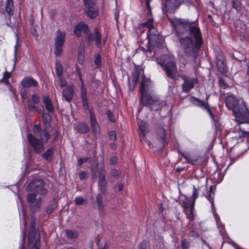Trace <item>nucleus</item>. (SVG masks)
Returning <instances> with one entry per match:
<instances>
[{
    "label": "nucleus",
    "mask_w": 249,
    "mask_h": 249,
    "mask_svg": "<svg viewBox=\"0 0 249 249\" xmlns=\"http://www.w3.org/2000/svg\"><path fill=\"white\" fill-rule=\"evenodd\" d=\"M168 19L177 35L180 51L185 55L195 58L203 43L201 33L196 21L177 18Z\"/></svg>",
    "instance_id": "1"
},
{
    "label": "nucleus",
    "mask_w": 249,
    "mask_h": 249,
    "mask_svg": "<svg viewBox=\"0 0 249 249\" xmlns=\"http://www.w3.org/2000/svg\"><path fill=\"white\" fill-rule=\"evenodd\" d=\"M227 107L233 111L235 121L238 124H249V111L242 99H238L232 95L225 99Z\"/></svg>",
    "instance_id": "2"
},
{
    "label": "nucleus",
    "mask_w": 249,
    "mask_h": 249,
    "mask_svg": "<svg viewBox=\"0 0 249 249\" xmlns=\"http://www.w3.org/2000/svg\"><path fill=\"white\" fill-rule=\"evenodd\" d=\"M157 63L163 68L167 76L172 79H176L178 76L177 65L172 55L162 54L157 59Z\"/></svg>",
    "instance_id": "3"
},
{
    "label": "nucleus",
    "mask_w": 249,
    "mask_h": 249,
    "mask_svg": "<svg viewBox=\"0 0 249 249\" xmlns=\"http://www.w3.org/2000/svg\"><path fill=\"white\" fill-rule=\"evenodd\" d=\"M152 88L153 84L150 79L143 76L141 82L140 101L143 106L149 107L157 101L150 95L152 92Z\"/></svg>",
    "instance_id": "4"
},
{
    "label": "nucleus",
    "mask_w": 249,
    "mask_h": 249,
    "mask_svg": "<svg viewBox=\"0 0 249 249\" xmlns=\"http://www.w3.org/2000/svg\"><path fill=\"white\" fill-rule=\"evenodd\" d=\"M139 27L140 28L147 27L148 29L147 38L149 43L154 45H156L158 48H160L164 47V39L161 36L157 34V31L153 26L152 18H149L146 22L141 23Z\"/></svg>",
    "instance_id": "5"
},
{
    "label": "nucleus",
    "mask_w": 249,
    "mask_h": 249,
    "mask_svg": "<svg viewBox=\"0 0 249 249\" xmlns=\"http://www.w3.org/2000/svg\"><path fill=\"white\" fill-rule=\"evenodd\" d=\"M36 218L32 216L31 222L30 225V231L28 235L29 249H40V238L36 230Z\"/></svg>",
    "instance_id": "6"
},
{
    "label": "nucleus",
    "mask_w": 249,
    "mask_h": 249,
    "mask_svg": "<svg viewBox=\"0 0 249 249\" xmlns=\"http://www.w3.org/2000/svg\"><path fill=\"white\" fill-rule=\"evenodd\" d=\"M90 170L92 173V178L96 177V173H98V185L101 192L103 194H105L106 191L107 182L105 178V171L103 165L98 166L97 165L93 167L92 165L90 167Z\"/></svg>",
    "instance_id": "7"
},
{
    "label": "nucleus",
    "mask_w": 249,
    "mask_h": 249,
    "mask_svg": "<svg viewBox=\"0 0 249 249\" xmlns=\"http://www.w3.org/2000/svg\"><path fill=\"white\" fill-rule=\"evenodd\" d=\"M180 77L183 81L181 85L182 92L188 93L195 88L196 84L198 83L197 78L190 77L186 74H183Z\"/></svg>",
    "instance_id": "8"
},
{
    "label": "nucleus",
    "mask_w": 249,
    "mask_h": 249,
    "mask_svg": "<svg viewBox=\"0 0 249 249\" xmlns=\"http://www.w3.org/2000/svg\"><path fill=\"white\" fill-rule=\"evenodd\" d=\"M66 38V33L58 31L54 38V53L57 56L61 55L63 51V45Z\"/></svg>",
    "instance_id": "9"
},
{
    "label": "nucleus",
    "mask_w": 249,
    "mask_h": 249,
    "mask_svg": "<svg viewBox=\"0 0 249 249\" xmlns=\"http://www.w3.org/2000/svg\"><path fill=\"white\" fill-rule=\"evenodd\" d=\"M212 189H213V186H211L210 187V189L209 195L207 197V199L209 200V202L211 204L212 212L213 213V217L215 220L216 225H217L218 228L219 229V232H220L221 235H223L222 230H224V226L220 222L219 216L216 213V211L215 210L214 205V200H213L214 193L212 191Z\"/></svg>",
    "instance_id": "10"
},
{
    "label": "nucleus",
    "mask_w": 249,
    "mask_h": 249,
    "mask_svg": "<svg viewBox=\"0 0 249 249\" xmlns=\"http://www.w3.org/2000/svg\"><path fill=\"white\" fill-rule=\"evenodd\" d=\"M27 139L35 153H40L44 150V143L40 140L36 138L31 134L28 135Z\"/></svg>",
    "instance_id": "11"
},
{
    "label": "nucleus",
    "mask_w": 249,
    "mask_h": 249,
    "mask_svg": "<svg viewBox=\"0 0 249 249\" xmlns=\"http://www.w3.org/2000/svg\"><path fill=\"white\" fill-rule=\"evenodd\" d=\"M189 101L191 103H192L194 105L199 107L200 108H203V109L206 110L209 114L210 115L212 119H214V116L210 108L207 103L200 100L197 98H196L194 96L190 97L189 99Z\"/></svg>",
    "instance_id": "12"
},
{
    "label": "nucleus",
    "mask_w": 249,
    "mask_h": 249,
    "mask_svg": "<svg viewBox=\"0 0 249 249\" xmlns=\"http://www.w3.org/2000/svg\"><path fill=\"white\" fill-rule=\"evenodd\" d=\"M90 124L94 137L97 139L100 135V129L96 121L95 114L92 110H89Z\"/></svg>",
    "instance_id": "13"
},
{
    "label": "nucleus",
    "mask_w": 249,
    "mask_h": 249,
    "mask_svg": "<svg viewBox=\"0 0 249 249\" xmlns=\"http://www.w3.org/2000/svg\"><path fill=\"white\" fill-rule=\"evenodd\" d=\"M101 35L97 28H94V35L89 32L88 34L87 35V41L91 42L95 41V44L98 47H99L101 45Z\"/></svg>",
    "instance_id": "14"
},
{
    "label": "nucleus",
    "mask_w": 249,
    "mask_h": 249,
    "mask_svg": "<svg viewBox=\"0 0 249 249\" xmlns=\"http://www.w3.org/2000/svg\"><path fill=\"white\" fill-rule=\"evenodd\" d=\"M216 64L218 71L222 73L226 72L225 57L223 53H220L216 55Z\"/></svg>",
    "instance_id": "15"
},
{
    "label": "nucleus",
    "mask_w": 249,
    "mask_h": 249,
    "mask_svg": "<svg viewBox=\"0 0 249 249\" xmlns=\"http://www.w3.org/2000/svg\"><path fill=\"white\" fill-rule=\"evenodd\" d=\"M40 102V98L37 94H33L31 97L28 99V109L31 112H34L36 107V105Z\"/></svg>",
    "instance_id": "16"
},
{
    "label": "nucleus",
    "mask_w": 249,
    "mask_h": 249,
    "mask_svg": "<svg viewBox=\"0 0 249 249\" xmlns=\"http://www.w3.org/2000/svg\"><path fill=\"white\" fill-rule=\"evenodd\" d=\"M180 4L179 0H166L165 6L167 11L174 13L178 8Z\"/></svg>",
    "instance_id": "17"
},
{
    "label": "nucleus",
    "mask_w": 249,
    "mask_h": 249,
    "mask_svg": "<svg viewBox=\"0 0 249 249\" xmlns=\"http://www.w3.org/2000/svg\"><path fill=\"white\" fill-rule=\"evenodd\" d=\"M73 32L74 34L77 37L80 36L81 32L85 33L87 36L89 33L88 27L84 22H80L76 25Z\"/></svg>",
    "instance_id": "18"
},
{
    "label": "nucleus",
    "mask_w": 249,
    "mask_h": 249,
    "mask_svg": "<svg viewBox=\"0 0 249 249\" xmlns=\"http://www.w3.org/2000/svg\"><path fill=\"white\" fill-rule=\"evenodd\" d=\"M45 184L44 181L41 179H35L31 182L26 188L27 192H32L38 188L42 187Z\"/></svg>",
    "instance_id": "19"
},
{
    "label": "nucleus",
    "mask_w": 249,
    "mask_h": 249,
    "mask_svg": "<svg viewBox=\"0 0 249 249\" xmlns=\"http://www.w3.org/2000/svg\"><path fill=\"white\" fill-rule=\"evenodd\" d=\"M21 85L23 88L36 87L38 83L31 77H26L21 81Z\"/></svg>",
    "instance_id": "20"
},
{
    "label": "nucleus",
    "mask_w": 249,
    "mask_h": 249,
    "mask_svg": "<svg viewBox=\"0 0 249 249\" xmlns=\"http://www.w3.org/2000/svg\"><path fill=\"white\" fill-rule=\"evenodd\" d=\"M74 93V87L73 86H69L63 89L62 95L65 100L67 102L71 101Z\"/></svg>",
    "instance_id": "21"
},
{
    "label": "nucleus",
    "mask_w": 249,
    "mask_h": 249,
    "mask_svg": "<svg viewBox=\"0 0 249 249\" xmlns=\"http://www.w3.org/2000/svg\"><path fill=\"white\" fill-rule=\"evenodd\" d=\"M42 119L44 128L49 131H52V128L51 125L52 121L51 116L47 113H43Z\"/></svg>",
    "instance_id": "22"
},
{
    "label": "nucleus",
    "mask_w": 249,
    "mask_h": 249,
    "mask_svg": "<svg viewBox=\"0 0 249 249\" xmlns=\"http://www.w3.org/2000/svg\"><path fill=\"white\" fill-rule=\"evenodd\" d=\"M43 102L44 104L45 108L49 113H53L54 107L53 105L52 101L50 97L47 95L43 96Z\"/></svg>",
    "instance_id": "23"
},
{
    "label": "nucleus",
    "mask_w": 249,
    "mask_h": 249,
    "mask_svg": "<svg viewBox=\"0 0 249 249\" xmlns=\"http://www.w3.org/2000/svg\"><path fill=\"white\" fill-rule=\"evenodd\" d=\"M85 14L90 18H93L99 14V10L97 6L90 7L88 9H84Z\"/></svg>",
    "instance_id": "24"
},
{
    "label": "nucleus",
    "mask_w": 249,
    "mask_h": 249,
    "mask_svg": "<svg viewBox=\"0 0 249 249\" xmlns=\"http://www.w3.org/2000/svg\"><path fill=\"white\" fill-rule=\"evenodd\" d=\"M192 201L188 198H185L182 201L183 205L185 209H190L189 214H187V217L189 219H192L194 216L193 210L191 209Z\"/></svg>",
    "instance_id": "25"
},
{
    "label": "nucleus",
    "mask_w": 249,
    "mask_h": 249,
    "mask_svg": "<svg viewBox=\"0 0 249 249\" xmlns=\"http://www.w3.org/2000/svg\"><path fill=\"white\" fill-rule=\"evenodd\" d=\"M81 98L83 106L84 107L88 108L89 107L87 97L86 89L84 85H81Z\"/></svg>",
    "instance_id": "26"
},
{
    "label": "nucleus",
    "mask_w": 249,
    "mask_h": 249,
    "mask_svg": "<svg viewBox=\"0 0 249 249\" xmlns=\"http://www.w3.org/2000/svg\"><path fill=\"white\" fill-rule=\"evenodd\" d=\"M41 198L40 197L37 198L36 200L35 201L30 204L31 210L33 212H36L41 207Z\"/></svg>",
    "instance_id": "27"
},
{
    "label": "nucleus",
    "mask_w": 249,
    "mask_h": 249,
    "mask_svg": "<svg viewBox=\"0 0 249 249\" xmlns=\"http://www.w3.org/2000/svg\"><path fill=\"white\" fill-rule=\"evenodd\" d=\"M139 128L140 130L139 135L141 140H142L145 138V133L146 131V126L144 122L140 121L138 122Z\"/></svg>",
    "instance_id": "28"
},
{
    "label": "nucleus",
    "mask_w": 249,
    "mask_h": 249,
    "mask_svg": "<svg viewBox=\"0 0 249 249\" xmlns=\"http://www.w3.org/2000/svg\"><path fill=\"white\" fill-rule=\"evenodd\" d=\"M77 131L81 134H86L89 131L88 126L84 123H80L76 127Z\"/></svg>",
    "instance_id": "29"
},
{
    "label": "nucleus",
    "mask_w": 249,
    "mask_h": 249,
    "mask_svg": "<svg viewBox=\"0 0 249 249\" xmlns=\"http://www.w3.org/2000/svg\"><path fill=\"white\" fill-rule=\"evenodd\" d=\"M51 131H49L44 128V129L41 131L40 137L41 140V141L44 143H46L47 142L48 140L49 139L50 137V135L49 132Z\"/></svg>",
    "instance_id": "30"
},
{
    "label": "nucleus",
    "mask_w": 249,
    "mask_h": 249,
    "mask_svg": "<svg viewBox=\"0 0 249 249\" xmlns=\"http://www.w3.org/2000/svg\"><path fill=\"white\" fill-rule=\"evenodd\" d=\"M53 152V148L52 147L50 148L42 155L43 159L47 160H51L52 158Z\"/></svg>",
    "instance_id": "31"
},
{
    "label": "nucleus",
    "mask_w": 249,
    "mask_h": 249,
    "mask_svg": "<svg viewBox=\"0 0 249 249\" xmlns=\"http://www.w3.org/2000/svg\"><path fill=\"white\" fill-rule=\"evenodd\" d=\"M181 155L184 157L185 160L190 163L192 164H196L197 161L196 159L189 154L181 153Z\"/></svg>",
    "instance_id": "32"
},
{
    "label": "nucleus",
    "mask_w": 249,
    "mask_h": 249,
    "mask_svg": "<svg viewBox=\"0 0 249 249\" xmlns=\"http://www.w3.org/2000/svg\"><path fill=\"white\" fill-rule=\"evenodd\" d=\"M67 237L70 239H75L78 236V234L75 231L67 230L65 231Z\"/></svg>",
    "instance_id": "33"
},
{
    "label": "nucleus",
    "mask_w": 249,
    "mask_h": 249,
    "mask_svg": "<svg viewBox=\"0 0 249 249\" xmlns=\"http://www.w3.org/2000/svg\"><path fill=\"white\" fill-rule=\"evenodd\" d=\"M23 225H24V231L23 232V235H22V240L23 242H25L26 239V231L27 228V224H28V220H27V217L25 213V212L24 210H23Z\"/></svg>",
    "instance_id": "34"
},
{
    "label": "nucleus",
    "mask_w": 249,
    "mask_h": 249,
    "mask_svg": "<svg viewBox=\"0 0 249 249\" xmlns=\"http://www.w3.org/2000/svg\"><path fill=\"white\" fill-rule=\"evenodd\" d=\"M55 70L58 76L61 77L63 74L62 67L61 63L58 61L55 63Z\"/></svg>",
    "instance_id": "35"
},
{
    "label": "nucleus",
    "mask_w": 249,
    "mask_h": 249,
    "mask_svg": "<svg viewBox=\"0 0 249 249\" xmlns=\"http://www.w3.org/2000/svg\"><path fill=\"white\" fill-rule=\"evenodd\" d=\"M94 64L95 65V67L97 69H99L101 68V64H102V60H101V55L96 53L94 54Z\"/></svg>",
    "instance_id": "36"
},
{
    "label": "nucleus",
    "mask_w": 249,
    "mask_h": 249,
    "mask_svg": "<svg viewBox=\"0 0 249 249\" xmlns=\"http://www.w3.org/2000/svg\"><path fill=\"white\" fill-rule=\"evenodd\" d=\"M193 189H194V191H193V193L192 194V196H191V200L192 201V206H191V209H194V206H195V201L196 200V199L198 197V192L196 190L195 187L194 186H193Z\"/></svg>",
    "instance_id": "37"
},
{
    "label": "nucleus",
    "mask_w": 249,
    "mask_h": 249,
    "mask_svg": "<svg viewBox=\"0 0 249 249\" xmlns=\"http://www.w3.org/2000/svg\"><path fill=\"white\" fill-rule=\"evenodd\" d=\"M96 201L97 203L98 209L99 210V211L100 213H101L102 211L103 212L104 210V205L103 204L102 202V196L101 195L98 194L96 197Z\"/></svg>",
    "instance_id": "38"
},
{
    "label": "nucleus",
    "mask_w": 249,
    "mask_h": 249,
    "mask_svg": "<svg viewBox=\"0 0 249 249\" xmlns=\"http://www.w3.org/2000/svg\"><path fill=\"white\" fill-rule=\"evenodd\" d=\"M160 134H159L158 138L161 140L163 145L165 146L167 143V142L165 140L166 132L163 128L160 130Z\"/></svg>",
    "instance_id": "39"
},
{
    "label": "nucleus",
    "mask_w": 249,
    "mask_h": 249,
    "mask_svg": "<svg viewBox=\"0 0 249 249\" xmlns=\"http://www.w3.org/2000/svg\"><path fill=\"white\" fill-rule=\"evenodd\" d=\"M96 0H84V9H88L90 7L95 6Z\"/></svg>",
    "instance_id": "40"
},
{
    "label": "nucleus",
    "mask_w": 249,
    "mask_h": 249,
    "mask_svg": "<svg viewBox=\"0 0 249 249\" xmlns=\"http://www.w3.org/2000/svg\"><path fill=\"white\" fill-rule=\"evenodd\" d=\"M11 72H8L7 71H5L3 74V78L1 79V81L2 82L5 83L7 85L9 84V78L11 77Z\"/></svg>",
    "instance_id": "41"
},
{
    "label": "nucleus",
    "mask_w": 249,
    "mask_h": 249,
    "mask_svg": "<svg viewBox=\"0 0 249 249\" xmlns=\"http://www.w3.org/2000/svg\"><path fill=\"white\" fill-rule=\"evenodd\" d=\"M27 197L28 202L30 204L32 202H34L37 199L36 195L34 193L28 194L27 196Z\"/></svg>",
    "instance_id": "42"
},
{
    "label": "nucleus",
    "mask_w": 249,
    "mask_h": 249,
    "mask_svg": "<svg viewBox=\"0 0 249 249\" xmlns=\"http://www.w3.org/2000/svg\"><path fill=\"white\" fill-rule=\"evenodd\" d=\"M74 201L77 205H82L86 202V201L81 196L76 197Z\"/></svg>",
    "instance_id": "43"
},
{
    "label": "nucleus",
    "mask_w": 249,
    "mask_h": 249,
    "mask_svg": "<svg viewBox=\"0 0 249 249\" xmlns=\"http://www.w3.org/2000/svg\"><path fill=\"white\" fill-rule=\"evenodd\" d=\"M110 174L112 177H114L116 178L122 177L121 173L116 169L111 170Z\"/></svg>",
    "instance_id": "44"
},
{
    "label": "nucleus",
    "mask_w": 249,
    "mask_h": 249,
    "mask_svg": "<svg viewBox=\"0 0 249 249\" xmlns=\"http://www.w3.org/2000/svg\"><path fill=\"white\" fill-rule=\"evenodd\" d=\"M85 60V53H78V61L80 65H83Z\"/></svg>",
    "instance_id": "45"
},
{
    "label": "nucleus",
    "mask_w": 249,
    "mask_h": 249,
    "mask_svg": "<svg viewBox=\"0 0 249 249\" xmlns=\"http://www.w3.org/2000/svg\"><path fill=\"white\" fill-rule=\"evenodd\" d=\"M242 0H231L232 7L235 9H237L238 6L241 4Z\"/></svg>",
    "instance_id": "46"
},
{
    "label": "nucleus",
    "mask_w": 249,
    "mask_h": 249,
    "mask_svg": "<svg viewBox=\"0 0 249 249\" xmlns=\"http://www.w3.org/2000/svg\"><path fill=\"white\" fill-rule=\"evenodd\" d=\"M75 71L78 76L80 81H81V85H84V83H83V81L82 79V76L80 69L78 67H76Z\"/></svg>",
    "instance_id": "47"
},
{
    "label": "nucleus",
    "mask_w": 249,
    "mask_h": 249,
    "mask_svg": "<svg viewBox=\"0 0 249 249\" xmlns=\"http://www.w3.org/2000/svg\"><path fill=\"white\" fill-rule=\"evenodd\" d=\"M89 160H91L89 158H79L78 160V164L80 166L84 162H88Z\"/></svg>",
    "instance_id": "48"
},
{
    "label": "nucleus",
    "mask_w": 249,
    "mask_h": 249,
    "mask_svg": "<svg viewBox=\"0 0 249 249\" xmlns=\"http://www.w3.org/2000/svg\"><path fill=\"white\" fill-rule=\"evenodd\" d=\"M190 246L189 243L185 240L181 241V247L182 249H189Z\"/></svg>",
    "instance_id": "49"
},
{
    "label": "nucleus",
    "mask_w": 249,
    "mask_h": 249,
    "mask_svg": "<svg viewBox=\"0 0 249 249\" xmlns=\"http://www.w3.org/2000/svg\"><path fill=\"white\" fill-rule=\"evenodd\" d=\"M12 1L9 0L5 6L6 11L10 13L12 12Z\"/></svg>",
    "instance_id": "50"
},
{
    "label": "nucleus",
    "mask_w": 249,
    "mask_h": 249,
    "mask_svg": "<svg viewBox=\"0 0 249 249\" xmlns=\"http://www.w3.org/2000/svg\"><path fill=\"white\" fill-rule=\"evenodd\" d=\"M107 114L108 119H109V120L110 122H115V118L113 116V114L112 113V112L110 111H109V110L107 111Z\"/></svg>",
    "instance_id": "51"
},
{
    "label": "nucleus",
    "mask_w": 249,
    "mask_h": 249,
    "mask_svg": "<svg viewBox=\"0 0 249 249\" xmlns=\"http://www.w3.org/2000/svg\"><path fill=\"white\" fill-rule=\"evenodd\" d=\"M79 178L81 180H84L88 178L86 172L84 171L80 172L79 173Z\"/></svg>",
    "instance_id": "52"
},
{
    "label": "nucleus",
    "mask_w": 249,
    "mask_h": 249,
    "mask_svg": "<svg viewBox=\"0 0 249 249\" xmlns=\"http://www.w3.org/2000/svg\"><path fill=\"white\" fill-rule=\"evenodd\" d=\"M108 137L112 141L115 140L116 139V134L115 132L114 131H111L108 133Z\"/></svg>",
    "instance_id": "53"
},
{
    "label": "nucleus",
    "mask_w": 249,
    "mask_h": 249,
    "mask_svg": "<svg viewBox=\"0 0 249 249\" xmlns=\"http://www.w3.org/2000/svg\"><path fill=\"white\" fill-rule=\"evenodd\" d=\"M189 235L190 236V237H192L194 238H196V237H198V233L196 232L195 231L192 230V231H190L189 232Z\"/></svg>",
    "instance_id": "54"
},
{
    "label": "nucleus",
    "mask_w": 249,
    "mask_h": 249,
    "mask_svg": "<svg viewBox=\"0 0 249 249\" xmlns=\"http://www.w3.org/2000/svg\"><path fill=\"white\" fill-rule=\"evenodd\" d=\"M84 44L83 43H81L80 44L79 48H78V53H84Z\"/></svg>",
    "instance_id": "55"
},
{
    "label": "nucleus",
    "mask_w": 249,
    "mask_h": 249,
    "mask_svg": "<svg viewBox=\"0 0 249 249\" xmlns=\"http://www.w3.org/2000/svg\"><path fill=\"white\" fill-rule=\"evenodd\" d=\"M203 244L202 245V249H212V248L210 246V245L205 242V241L202 239Z\"/></svg>",
    "instance_id": "56"
},
{
    "label": "nucleus",
    "mask_w": 249,
    "mask_h": 249,
    "mask_svg": "<svg viewBox=\"0 0 249 249\" xmlns=\"http://www.w3.org/2000/svg\"><path fill=\"white\" fill-rule=\"evenodd\" d=\"M239 128L240 131L241 133V134H239V137L240 138H241V137L246 136V135H249V132L243 130L241 129V128L240 127Z\"/></svg>",
    "instance_id": "57"
},
{
    "label": "nucleus",
    "mask_w": 249,
    "mask_h": 249,
    "mask_svg": "<svg viewBox=\"0 0 249 249\" xmlns=\"http://www.w3.org/2000/svg\"><path fill=\"white\" fill-rule=\"evenodd\" d=\"M20 97L22 100H25L27 98L26 91L25 89H22L20 92Z\"/></svg>",
    "instance_id": "58"
},
{
    "label": "nucleus",
    "mask_w": 249,
    "mask_h": 249,
    "mask_svg": "<svg viewBox=\"0 0 249 249\" xmlns=\"http://www.w3.org/2000/svg\"><path fill=\"white\" fill-rule=\"evenodd\" d=\"M47 193H48V190L45 188H41L39 190V194L41 196H45L47 194Z\"/></svg>",
    "instance_id": "59"
},
{
    "label": "nucleus",
    "mask_w": 249,
    "mask_h": 249,
    "mask_svg": "<svg viewBox=\"0 0 249 249\" xmlns=\"http://www.w3.org/2000/svg\"><path fill=\"white\" fill-rule=\"evenodd\" d=\"M36 110L38 113L41 114L42 115L43 113H46L44 112V109L43 106H41L40 107H36Z\"/></svg>",
    "instance_id": "60"
},
{
    "label": "nucleus",
    "mask_w": 249,
    "mask_h": 249,
    "mask_svg": "<svg viewBox=\"0 0 249 249\" xmlns=\"http://www.w3.org/2000/svg\"><path fill=\"white\" fill-rule=\"evenodd\" d=\"M219 84H220V86L223 89H226L228 87V85H227V84L225 83V82L224 81V80H222V79H220V80H219Z\"/></svg>",
    "instance_id": "61"
},
{
    "label": "nucleus",
    "mask_w": 249,
    "mask_h": 249,
    "mask_svg": "<svg viewBox=\"0 0 249 249\" xmlns=\"http://www.w3.org/2000/svg\"><path fill=\"white\" fill-rule=\"evenodd\" d=\"M53 210V205L49 206L46 208V212L48 213H51Z\"/></svg>",
    "instance_id": "62"
},
{
    "label": "nucleus",
    "mask_w": 249,
    "mask_h": 249,
    "mask_svg": "<svg viewBox=\"0 0 249 249\" xmlns=\"http://www.w3.org/2000/svg\"><path fill=\"white\" fill-rule=\"evenodd\" d=\"M40 126L39 125L36 124L34 127V131L35 132H39L40 130Z\"/></svg>",
    "instance_id": "63"
},
{
    "label": "nucleus",
    "mask_w": 249,
    "mask_h": 249,
    "mask_svg": "<svg viewBox=\"0 0 249 249\" xmlns=\"http://www.w3.org/2000/svg\"><path fill=\"white\" fill-rule=\"evenodd\" d=\"M138 249H146V246L144 244L142 243L138 246Z\"/></svg>",
    "instance_id": "64"
}]
</instances>
